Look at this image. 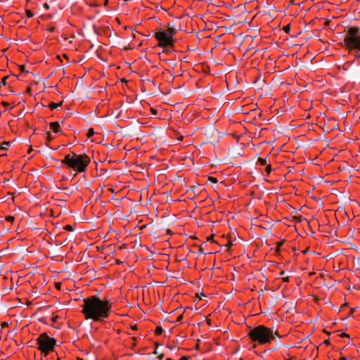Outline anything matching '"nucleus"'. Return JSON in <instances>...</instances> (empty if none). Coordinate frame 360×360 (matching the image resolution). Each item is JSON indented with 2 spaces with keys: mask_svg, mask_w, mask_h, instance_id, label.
<instances>
[{
  "mask_svg": "<svg viewBox=\"0 0 360 360\" xmlns=\"http://www.w3.org/2000/svg\"><path fill=\"white\" fill-rule=\"evenodd\" d=\"M209 180L213 183H216L217 182V179L214 178V177H212V176H210L209 177Z\"/></svg>",
  "mask_w": 360,
  "mask_h": 360,
  "instance_id": "18",
  "label": "nucleus"
},
{
  "mask_svg": "<svg viewBox=\"0 0 360 360\" xmlns=\"http://www.w3.org/2000/svg\"><path fill=\"white\" fill-rule=\"evenodd\" d=\"M155 37L162 46L172 47L173 46L172 33L165 31H159L155 34Z\"/></svg>",
  "mask_w": 360,
  "mask_h": 360,
  "instance_id": "6",
  "label": "nucleus"
},
{
  "mask_svg": "<svg viewBox=\"0 0 360 360\" xmlns=\"http://www.w3.org/2000/svg\"><path fill=\"white\" fill-rule=\"evenodd\" d=\"M50 129L54 132V133H61V131L60 130V124L58 122H53L49 124Z\"/></svg>",
  "mask_w": 360,
  "mask_h": 360,
  "instance_id": "7",
  "label": "nucleus"
},
{
  "mask_svg": "<svg viewBox=\"0 0 360 360\" xmlns=\"http://www.w3.org/2000/svg\"><path fill=\"white\" fill-rule=\"evenodd\" d=\"M182 318V315L179 316L178 318V321L180 320Z\"/></svg>",
  "mask_w": 360,
  "mask_h": 360,
  "instance_id": "26",
  "label": "nucleus"
},
{
  "mask_svg": "<svg viewBox=\"0 0 360 360\" xmlns=\"http://www.w3.org/2000/svg\"><path fill=\"white\" fill-rule=\"evenodd\" d=\"M275 335H278L277 331L274 332L272 328L263 325L253 328L248 333V336L251 340L259 345L270 343L274 339Z\"/></svg>",
  "mask_w": 360,
  "mask_h": 360,
  "instance_id": "3",
  "label": "nucleus"
},
{
  "mask_svg": "<svg viewBox=\"0 0 360 360\" xmlns=\"http://www.w3.org/2000/svg\"><path fill=\"white\" fill-rule=\"evenodd\" d=\"M82 314L86 320L91 319L95 322L105 321L112 311L110 300H101L96 295H92L83 300Z\"/></svg>",
  "mask_w": 360,
  "mask_h": 360,
  "instance_id": "1",
  "label": "nucleus"
},
{
  "mask_svg": "<svg viewBox=\"0 0 360 360\" xmlns=\"http://www.w3.org/2000/svg\"><path fill=\"white\" fill-rule=\"evenodd\" d=\"M181 360H188L186 357H182Z\"/></svg>",
  "mask_w": 360,
  "mask_h": 360,
  "instance_id": "24",
  "label": "nucleus"
},
{
  "mask_svg": "<svg viewBox=\"0 0 360 360\" xmlns=\"http://www.w3.org/2000/svg\"><path fill=\"white\" fill-rule=\"evenodd\" d=\"M94 134V131L93 129H89L87 131V136L88 137H91Z\"/></svg>",
  "mask_w": 360,
  "mask_h": 360,
  "instance_id": "13",
  "label": "nucleus"
},
{
  "mask_svg": "<svg viewBox=\"0 0 360 360\" xmlns=\"http://www.w3.org/2000/svg\"><path fill=\"white\" fill-rule=\"evenodd\" d=\"M58 106H60V104L54 102H51L49 104V108L52 110L56 109Z\"/></svg>",
  "mask_w": 360,
  "mask_h": 360,
  "instance_id": "8",
  "label": "nucleus"
},
{
  "mask_svg": "<svg viewBox=\"0 0 360 360\" xmlns=\"http://www.w3.org/2000/svg\"><path fill=\"white\" fill-rule=\"evenodd\" d=\"M39 349L44 355L54 350L56 341L54 338L49 337L46 333H41L37 340Z\"/></svg>",
  "mask_w": 360,
  "mask_h": 360,
  "instance_id": "5",
  "label": "nucleus"
},
{
  "mask_svg": "<svg viewBox=\"0 0 360 360\" xmlns=\"http://www.w3.org/2000/svg\"><path fill=\"white\" fill-rule=\"evenodd\" d=\"M344 46L355 59L360 58V27H350L344 34Z\"/></svg>",
  "mask_w": 360,
  "mask_h": 360,
  "instance_id": "2",
  "label": "nucleus"
},
{
  "mask_svg": "<svg viewBox=\"0 0 360 360\" xmlns=\"http://www.w3.org/2000/svg\"><path fill=\"white\" fill-rule=\"evenodd\" d=\"M43 6L46 10L49 8V5L47 3L44 4Z\"/></svg>",
  "mask_w": 360,
  "mask_h": 360,
  "instance_id": "19",
  "label": "nucleus"
},
{
  "mask_svg": "<svg viewBox=\"0 0 360 360\" xmlns=\"http://www.w3.org/2000/svg\"><path fill=\"white\" fill-rule=\"evenodd\" d=\"M90 158L86 154H68L62 161L63 164L78 173L84 172L90 163Z\"/></svg>",
  "mask_w": 360,
  "mask_h": 360,
  "instance_id": "4",
  "label": "nucleus"
},
{
  "mask_svg": "<svg viewBox=\"0 0 360 360\" xmlns=\"http://www.w3.org/2000/svg\"><path fill=\"white\" fill-rule=\"evenodd\" d=\"M32 150V148H30V150H29L28 153H30Z\"/></svg>",
  "mask_w": 360,
  "mask_h": 360,
  "instance_id": "27",
  "label": "nucleus"
},
{
  "mask_svg": "<svg viewBox=\"0 0 360 360\" xmlns=\"http://www.w3.org/2000/svg\"><path fill=\"white\" fill-rule=\"evenodd\" d=\"M284 30H285V32H287V30H289V27H285V29H284Z\"/></svg>",
  "mask_w": 360,
  "mask_h": 360,
  "instance_id": "25",
  "label": "nucleus"
},
{
  "mask_svg": "<svg viewBox=\"0 0 360 360\" xmlns=\"http://www.w3.org/2000/svg\"><path fill=\"white\" fill-rule=\"evenodd\" d=\"M131 328L132 330H138V327H137L136 325L132 326Z\"/></svg>",
  "mask_w": 360,
  "mask_h": 360,
  "instance_id": "21",
  "label": "nucleus"
},
{
  "mask_svg": "<svg viewBox=\"0 0 360 360\" xmlns=\"http://www.w3.org/2000/svg\"><path fill=\"white\" fill-rule=\"evenodd\" d=\"M153 115H156V114H157V112H156V110H153Z\"/></svg>",
  "mask_w": 360,
  "mask_h": 360,
  "instance_id": "23",
  "label": "nucleus"
},
{
  "mask_svg": "<svg viewBox=\"0 0 360 360\" xmlns=\"http://www.w3.org/2000/svg\"><path fill=\"white\" fill-rule=\"evenodd\" d=\"M65 229L67 230V231H72V227L70 225H67V226H65Z\"/></svg>",
  "mask_w": 360,
  "mask_h": 360,
  "instance_id": "16",
  "label": "nucleus"
},
{
  "mask_svg": "<svg viewBox=\"0 0 360 360\" xmlns=\"http://www.w3.org/2000/svg\"><path fill=\"white\" fill-rule=\"evenodd\" d=\"M162 330V329L161 328H157L156 333L160 334Z\"/></svg>",
  "mask_w": 360,
  "mask_h": 360,
  "instance_id": "20",
  "label": "nucleus"
},
{
  "mask_svg": "<svg viewBox=\"0 0 360 360\" xmlns=\"http://www.w3.org/2000/svg\"><path fill=\"white\" fill-rule=\"evenodd\" d=\"M282 280H283V282L288 283L290 281V277L289 276L283 277L282 278Z\"/></svg>",
  "mask_w": 360,
  "mask_h": 360,
  "instance_id": "17",
  "label": "nucleus"
},
{
  "mask_svg": "<svg viewBox=\"0 0 360 360\" xmlns=\"http://www.w3.org/2000/svg\"><path fill=\"white\" fill-rule=\"evenodd\" d=\"M25 12H26V15L28 18H31L34 16V13L30 10L27 9L25 11Z\"/></svg>",
  "mask_w": 360,
  "mask_h": 360,
  "instance_id": "12",
  "label": "nucleus"
},
{
  "mask_svg": "<svg viewBox=\"0 0 360 360\" xmlns=\"http://www.w3.org/2000/svg\"><path fill=\"white\" fill-rule=\"evenodd\" d=\"M271 171H272V169H271V165H266V167L265 168V172H266L267 176L270 174Z\"/></svg>",
  "mask_w": 360,
  "mask_h": 360,
  "instance_id": "11",
  "label": "nucleus"
},
{
  "mask_svg": "<svg viewBox=\"0 0 360 360\" xmlns=\"http://www.w3.org/2000/svg\"><path fill=\"white\" fill-rule=\"evenodd\" d=\"M9 146V142H4L2 146V148L6 150L7 147Z\"/></svg>",
  "mask_w": 360,
  "mask_h": 360,
  "instance_id": "15",
  "label": "nucleus"
},
{
  "mask_svg": "<svg viewBox=\"0 0 360 360\" xmlns=\"http://www.w3.org/2000/svg\"><path fill=\"white\" fill-rule=\"evenodd\" d=\"M6 220L7 221H8V222L12 223V222L14 221V217H12V216H7V217H6Z\"/></svg>",
  "mask_w": 360,
  "mask_h": 360,
  "instance_id": "14",
  "label": "nucleus"
},
{
  "mask_svg": "<svg viewBox=\"0 0 360 360\" xmlns=\"http://www.w3.org/2000/svg\"><path fill=\"white\" fill-rule=\"evenodd\" d=\"M257 162L262 166L268 165L267 161L265 158H259Z\"/></svg>",
  "mask_w": 360,
  "mask_h": 360,
  "instance_id": "9",
  "label": "nucleus"
},
{
  "mask_svg": "<svg viewBox=\"0 0 360 360\" xmlns=\"http://www.w3.org/2000/svg\"><path fill=\"white\" fill-rule=\"evenodd\" d=\"M284 274H285V271H281L280 272V275H281V276H283Z\"/></svg>",
  "mask_w": 360,
  "mask_h": 360,
  "instance_id": "22",
  "label": "nucleus"
},
{
  "mask_svg": "<svg viewBox=\"0 0 360 360\" xmlns=\"http://www.w3.org/2000/svg\"><path fill=\"white\" fill-rule=\"evenodd\" d=\"M53 139V137L52 136L51 132L47 131L46 133V141H51Z\"/></svg>",
  "mask_w": 360,
  "mask_h": 360,
  "instance_id": "10",
  "label": "nucleus"
},
{
  "mask_svg": "<svg viewBox=\"0 0 360 360\" xmlns=\"http://www.w3.org/2000/svg\"><path fill=\"white\" fill-rule=\"evenodd\" d=\"M341 360H347L346 358H342Z\"/></svg>",
  "mask_w": 360,
  "mask_h": 360,
  "instance_id": "28",
  "label": "nucleus"
}]
</instances>
